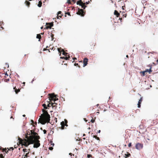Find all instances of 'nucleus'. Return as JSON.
Segmentation results:
<instances>
[{"instance_id":"obj_1","label":"nucleus","mask_w":158,"mask_h":158,"mask_svg":"<svg viewBox=\"0 0 158 158\" xmlns=\"http://www.w3.org/2000/svg\"><path fill=\"white\" fill-rule=\"evenodd\" d=\"M43 113L40 116L39 119V122L42 124H44L46 123H49L50 117L48 114L47 110L44 109H42Z\"/></svg>"},{"instance_id":"obj_2","label":"nucleus","mask_w":158,"mask_h":158,"mask_svg":"<svg viewBox=\"0 0 158 158\" xmlns=\"http://www.w3.org/2000/svg\"><path fill=\"white\" fill-rule=\"evenodd\" d=\"M18 139L19 140L20 143L22 144V145H24L26 147H27L30 144H33L34 142L33 140L32 136H30V137L27 138V139H24L23 140L19 138Z\"/></svg>"},{"instance_id":"obj_3","label":"nucleus","mask_w":158,"mask_h":158,"mask_svg":"<svg viewBox=\"0 0 158 158\" xmlns=\"http://www.w3.org/2000/svg\"><path fill=\"white\" fill-rule=\"evenodd\" d=\"M34 131V130H28L27 131V134L25 136V137L27 139V138L30 137V136H32L33 140V138H34L36 135H38V134Z\"/></svg>"},{"instance_id":"obj_4","label":"nucleus","mask_w":158,"mask_h":158,"mask_svg":"<svg viewBox=\"0 0 158 158\" xmlns=\"http://www.w3.org/2000/svg\"><path fill=\"white\" fill-rule=\"evenodd\" d=\"M40 138V137L39 135H36V136L33 138V140L34 141L33 143H34L33 147L34 148H37L40 146V141L39 139Z\"/></svg>"},{"instance_id":"obj_5","label":"nucleus","mask_w":158,"mask_h":158,"mask_svg":"<svg viewBox=\"0 0 158 158\" xmlns=\"http://www.w3.org/2000/svg\"><path fill=\"white\" fill-rule=\"evenodd\" d=\"M49 100L51 101H56L58 100V98H57V95H55L54 94H49Z\"/></svg>"},{"instance_id":"obj_6","label":"nucleus","mask_w":158,"mask_h":158,"mask_svg":"<svg viewBox=\"0 0 158 158\" xmlns=\"http://www.w3.org/2000/svg\"><path fill=\"white\" fill-rule=\"evenodd\" d=\"M68 121L66 119H64V121H63L61 123V129L62 130L64 129V126H66L67 127L68 125L67 124Z\"/></svg>"},{"instance_id":"obj_7","label":"nucleus","mask_w":158,"mask_h":158,"mask_svg":"<svg viewBox=\"0 0 158 158\" xmlns=\"http://www.w3.org/2000/svg\"><path fill=\"white\" fill-rule=\"evenodd\" d=\"M143 144L139 143L136 144L135 145V148L138 150H140L142 149L143 148Z\"/></svg>"},{"instance_id":"obj_8","label":"nucleus","mask_w":158,"mask_h":158,"mask_svg":"<svg viewBox=\"0 0 158 158\" xmlns=\"http://www.w3.org/2000/svg\"><path fill=\"white\" fill-rule=\"evenodd\" d=\"M85 12H84L82 9H79L78 12L77 13V15H81V16H83L85 14Z\"/></svg>"},{"instance_id":"obj_9","label":"nucleus","mask_w":158,"mask_h":158,"mask_svg":"<svg viewBox=\"0 0 158 158\" xmlns=\"http://www.w3.org/2000/svg\"><path fill=\"white\" fill-rule=\"evenodd\" d=\"M46 25H47V26L46 27V28L47 29L48 28L51 29V27L53 26V23H46Z\"/></svg>"},{"instance_id":"obj_10","label":"nucleus","mask_w":158,"mask_h":158,"mask_svg":"<svg viewBox=\"0 0 158 158\" xmlns=\"http://www.w3.org/2000/svg\"><path fill=\"white\" fill-rule=\"evenodd\" d=\"M88 61V59L86 58H85L83 60V66L85 67L86 66L87 64V62Z\"/></svg>"},{"instance_id":"obj_11","label":"nucleus","mask_w":158,"mask_h":158,"mask_svg":"<svg viewBox=\"0 0 158 158\" xmlns=\"http://www.w3.org/2000/svg\"><path fill=\"white\" fill-rule=\"evenodd\" d=\"M142 100H143V98L141 97L140 99L139 100V102H138V108L140 107V106H141L140 105L141 103Z\"/></svg>"},{"instance_id":"obj_12","label":"nucleus","mask_w":158,"mask_h":158,"mask_svg":"<svg viewBox=\"0 0 158 158\" xmlns=\"http://www.w3.org/2000/svg\"><path fill=\"white\" fill-rule=\"evenodd\" d=\"M57 103L54 102V103H52L51 106H52V108H54L55 109H56V107H57Z\"/></svg>"},{"instance_id":"obj_13","label":"nucleus","mask_w":158,"mask_h":158,"mask_svg":"<svg viewBox=\"0 0 158 158\" xmlns=\"http://www.w3.org/2000/svg\"><path fill=\"white\" fill-rule=\"evenodd\" d=\"M28 151L25 154V155L23 157L24 158H27V157L29 156L28 155L30 152V149H28Z\"/></svg>"},{"instance_id":"obj_14","label":"nucleus","mask_w":158,"mask_h":158,"mask_svg":"<svg viewBox=\"0 0 158 158\" xmlns=\"http://www.w3.org/2000/svg\"><path fill=\"white\" fill-rule=\"evenodd\" d=\"M62 15H63L62 14V12L61 11H59L57 14V18H59V17L61 18Z\"/></svg>"},{"instance_id":"obj_15","label":"nucleus","mask_w":158,"mask_h":158,"mask_svg":"<svg viewBox=\"0 0 158 158\" xmlns=\"http://www.w3.org/2000/svg\"><path fill=\"white\" fill-rule=\"evenodd\" d=\"M114 14L117 17H118L120 15L119 13L116 10H115L114 12Z\"/></svg>"},{"instance_id":"obj_16","label":"nucleus","mask_w":158,"mask_h":158,"mask_svg":"<svg viewBox=\"0 0 158 158\" xmlns=\"http://www.w3.org/2000/svg\"><path fill=\"white\" fill-rule=\"evenodd\" d=\"M14 89L15 90V92L16 94H17L20 91V89H17L16 88V87L14 88Z\"/></svg>"},{"instance_id":"obj_17","label":"nucleus","mask_w":158,"mask_h":158,"mask_svg":"<svg viewBox=\"0 0 158 158\" xmlns=\"http://www.w3.org/2000/svg\"><path fill=\"white\" fill-rule=\"evenodd\" d=\"M140 74L142 76H144L146 74V72L145 71H141L140 72Z\"/></svg>"},{"instance_id":"obj_18","label":"nucleus","mask_w":158,"mask_h":158,"mask_svg":"<svg viewBox=\"0 0 158 158\" xmlns=\"http://www.w3.org/2000/svg\"><path fill=\"white\" fill-rule=\"evenodd\" d=\"M67 56H65V57H60V58H62V59H64L65 60H69V58H70V56L69 55H67Z\"/></svg>"},{"instance_id":"obj_19","label":"nucleus","mask_w":158,"mask_h":158,"mask_svg":"<svg viewBox=\"0 0 158 158\" xmlns=\"http://www.w3.org/2000/svg\"><path fill=\"white\" fill-rule=\"evenodd\" d=\"M83 2H82L81 0H80L77 2V4L79 5L80 6H81Z\"/></svg>"},{"instance_id":"obj_20","label":"nucleus","mask_w":158,"mask_h":158,"mask_svg":"<svg viewBox=\"0 0 158 158\" xmlns=\"http://www.w3.org/2000/svg\"><path fill=\"white\" fill-rule=\"evenodd\" d=\"M151 67H150L149 69H147L145 70V72L147 73V72H148L149 73H151V72H152V71L151 69Z\"/></svg>"},{"instance_id":"obj_21","label":"nucleus","mask_w":158,"mask_h":158,"mask_svg":"<svg viewBox=\"0 0 158 158\" xmlns=\"http://www.w3.org/2000/svg\"><path fill=\"white\" fill-rule=\"evenodd\" d=\"M36 38L39 39V41H40V40L41 38V35L40 34L37 35Z\"/></svg>"},{"instance_id":"obj_22","label":"nucleus","mask_w":158,"mask_h":158,"mask_svg":"<svg viewBox=\"0 0 158 158\" xmlns=\"http://www.w3.org/2000/svg\"><path fill=\"white\" fill-rule=\"evenodd\" d=\"M62 54L65 56H67L68 53L65 52L63 49H62Z\"/></svg>"},{"instance_id":"obj_23","label":"nucleus","mask_w":158,"mask_h":158,"mask_svg":"<svg viewBox=\"0 0 158 158\" xmlns=\"http://www.w3.org/2000/svg\"><path fill=\"white\" fill-rule=\"evenodd\" d=\"M25 3L26 5L28 7L30 5V3L27 0L25 1Z\"/></svg>"},{"instance_id":"obj_24","label":"nucleus","mask_w":158,"mask_h":158,"mask_svg":"<svg viewBox=\"0 0 158 158\" xmlns=\"http://www.w3.org/2000/svg\"><path fill=\"white\" fill-rule=\"evenodd\" d=\"M81 6V8H83L84 9H85L86 7V6L85 5V3L83 2Z\"/></svg>"},{"instance_id":"obj_25","label":"nucleus","mask_w":158,"mask_h":158,"mask_svg":"<svg viewBox=\"0 0 158 158\" xmlns=\"http://www.w3.org/2000/svg\"><path fill=\"white\" fill-rule=\"evenodd\" d=\"M42 2L41 1H40L39 2V3L38 4L37 6L39 7H41L42 6Z\"/></svg>"},{"instance_id":"obj_26","label":"nucleus","mask_w":158,"mask_h":158,"mask_svg":"<svg viewBox=\"0 0 158 158\" xmlns=\"http://www.w3.org/2000/svg\"><path fill=\"white\" fill-rule=\"evenodd\" d=\"M42 106L44 107V109H48V107L46 106V105L45 104H43Z\"/></svg>"},{"instance_id":"obj_27","label":"nucleus","mask_w":158,"mask_h":158,"mask_svg":"<svg viewBox=\"0 0 158 158\" xmlns=\"http://www.w3.org/2000/svg\"><path fill=\"white\" fill-rule=\"evenodd\" d=\"M125 158H127L128 157H129L131 156V154L130 153H128L127 154H125Z\"/></svg>"},{"instance_id":"obj_28","label":"nucleus","mask_w":158,"mask_h":158,"mask_svg":"<svg viewBox=\"0 0 158 158\" xmlns=\"http://www.w3.org/2000/svg\"><path fill=\"white\" fill-rule=\"evenodd\" d=\"M93 137L94 138H95L96 139H97L98 140H99L100 139L96 135H94L93 136Z\"/></svg>"},{"instance_id":"obj_29","label":"nucleus","mask_w":158,"mask_h":158,"mask_svg":"<svg viewBox=\"0 0 158 158\" xmlns=\"http://www.w3.org/2000/svg\"><path fill=\"white\" fill-rule=\"evenodd\" d=\"M62 49H62L61 48H58V50L59 52L60 53H61V52H62Z\"/></svg>"},{"instance_id":"obj_30","label":"nucleus","mask_w":158,"mask_h":158,"mask_svg":"<svg viewBox=\"0 0 158 158\" xmlns=\"http://www.w3.org/2000/svg\"><path fill=\"white\" fill-rule=\"evenodd\" d=\"M87 156L88 158H94L90 154H88Z\"/></svg>"},{"instance_id":"obj_31","label":"nucleus","mask_w":158,"mask_h":158,"mask_svg":"<svg viewBox=\"0 0 158 158\" xmlns=\"http://www.w3.org/2000/svg\"><path fill=\"white\" fill-rule=\"evenodd\" d=\"M95 45L96 43H95L93 42L91 44V46L94 47L95 46Z\"/></svg>"},{"instance_id":"obj_32","label":"nucleus","mask_w":158,"mask_h":158,"mask_svg":"<svg viewBox=\"0 0 158 158\" xmlns=\"http://www.w3.org/2000/svg\"><path fill=\"white\" fill-rule=\"evenodd\" d=\"M123 14V17H126L127 15L125 13V12H123L122 13Z\"/></svg>"},{"instance_id":"obj_33","label":"nucleus","mask_w":158,"mask_h":158,"mask_svg":"<svg viewBox=\"0 0 158 158\" xmlns=\"http://www.w3.org/2000/svg\"><path fill=\"white\" fill-rule=\"evenodd\" d=\"M23 151L24 152H27V149H26V148H23Z\"/></svg>"},{"instance_id":"obj_34","label":"nucleus","mask_w":158,"mask_h":158,"mask_svg":"<svg viewBox=\"0 0 158 158\" xmlns=\"http://www.w3.org/2000/svg\"><path fill=\"white\" fill-rule=\"evenodd\" d=\"M67 3L69 4H72L71 2V0H68L67 1Z\"/></svg>"},{"instance_id":"obj_35","label":"nucleus","mask_w":158,"mask_h":158,"mask_svg":"<svg viewBox=\"0 0 158 158\" xmlns=\"http://www.w3.org/2000/svg\"><path fill=\"white\" fill-rule=\"evenodd\" d=\"M131 146H132L131 143H130L128 145V146L129 148L131 147Z\"/></svg>"},{"instance_id":"obj_36","label":"nucleus","mask_w":158,"mask_h":158,"mask_svg":"<svg viewBox=\"0 0 158 158\" xmlns=\"http://www.w3.org/2000/svg\"><path fill=\"white\" fill-rule=\"evenodd\" d=\"M51 104H52V103L51 104L50 103H49L47 105V107H51V106H51Z\"/></svg>"},{"instance_id":"obj_37","label":"nucleus","mask_w":158,"mask_h":158,"mask_svg":"<svg viewBox=\"0 0 158 158\" xmlns=\"http://www.w3.org/2000/svg\"><path fill=\"white\" fill-rule=\"evenodd\" d=\"M0 158H4V156H3L2 154H0Z\"/></svg>"},{"instance_id":"obj_38","label":"nucleus","mask_w":158,"mask_h":158,"mask_svg":"<svg viewBox=\"0 0 158 158\" xmlns=\"http://www.w3.org/2000/svg\"><path fill=\"white\" fill-rule=\"evenodd\" d=\"M65 15H67L70 16V13L69 12H66L65 13Z\"/></svg>"},{"instance_id":"obj_39","label":"nucleus","mask_w":158,"mask_h":158,"mask_svg":"<svg viewBox=\"0 0 158 158\" xmlns=\"http://www.w3.org/2000/svg\"><path fill=\"white\" fill-rule=\"evenodd\" d=\"M95 119H92L91 120V122L92 123H94V122H95Z\"/></svg>"},{"instance_id":"obj_40","label":"nucleus","mask_w":158,"mask_h":158,"mask_svg":"<svg viewBox=\"0 0 158 158\" xmlns=\"http://www.w3.org/2000/svg\"><path fill=\"white\" fill-rule=\"evenodd\" d=\"M2 152H5V151H6V148H2Z\"/></svg>"},{"instance_id":"obj_41","label":"nucleus","mask_w":158,"mask_h":158,"mask_svg":"<svg viewBox=\"0 0 158 158\" xmlns=\"http://www.w3.org/2000/svg\"><path fill=\"white\" fill-rule=\"evenodd\" d=\"M71 2H73V3L74 4L75 3L76 1L75 0H72V1H71Z\"/></svg>"},{"instance_id":"obj_42","label":"nucleus","mask_w":158,"mask_h":158,"mask_svg":"<svg viewBox=\"0 0 158 158\" xmlns=\"http://www.w3.org/2000/svg\"><path fill=\"white\" fill-rule=\"evenodd\" d=\"M9 81V78L8 79H5V81H6V82H8V81Z\"/></svg>"},{"instance_id":"obj_43","label":"nucleus","mask_w":158,"mask_h":158,"mask_svg":"<svg viewBox=\"0 0 158 158\" xmlns=\"http://www.w3.org/2000/svg\"><path fill=\"white\" fill-rule=\"evenodd\" d=\"M43 132H44V134H45L46 133L47 131L45 130H43Z\"/></svg>"},{"instance_id":"obj_44","label":"nucleus","mask_w":158,"mask_h":158,"mask_svg":"<svg viewBox=\"0 0 158 158\" xmlns=\"http://www.w3.org/2000/svg\"><path fill=\"white\" fill-rule=\"evenodd\" d=\"M49 150H52L53 149V148L52 147H49Z\"/></svg>"},{"instance_id":"obj_45","label":"nucleus","mask_w":158,"mask_h":158,"mask_svg":"<svg viewBox=\"0 0 158 158\" xmlns=\"http://www.w3.org/2000/svg\"><path fill=\"white\" fill-rule=\"evenodd\" d=\"M9 150V149H8V150H7V151L6 150L5 151V152L6 153H8Z\"/></svg>"},{"instance_id":"obj_46","label":"nucleus","mask_w":158,"mask_h":158,"mask_svg":"<svg viewBox=\"0 0 158 158\" xmlns=\"http://www.w3.org/2000/svg\"><path fill=\"white\" fill-rule=\"evenodd\" d=\"M74 65L75 66H76L77 65H78V64L77 63H75L74 64Z\"/></svg>"},{"instance_id":"obj_47","label":"nucleus","mask_w":158,"mask_h":158,"mask_svg":"<svg viewBox=\"0 0 158 158\" xmlns=\"http://www.w3.org/2000/svg\"><path fill=\"white\" fill-rule=\"evenodd\" d=\"M53 35L52 34V35H51V37H52V40H53Z\"/></svg>"},{"instance_id":"obj_48","label":"nucleus","mask_w":158,"mask_h":158,"mask_svg":"<svg viewBox=\"0 0 158 158\" xmlns=\"http://www.w3.org/2000/svg\"><path fill=\"white\" fill-rule=\"evenodd\" d=\"M10 149H11L12 150H14V148L13 147H11L10 148Z\"/></svg>"},{"instance_id":"obj_49","label":"nucleus","mask_w":158,"mask_h":158,"mask_svg":"<svg viewBox=\"0 0 158 158\" xmlns=\"http://www.w3.org/2000/svg\"><path fill=\"white\" fill-rule=\"evenodd\" d=\"M69 155L70 156H72V154L71 153H69Z\"/></svg>"},{"instance_id":"obj_50","label":"nucleus","mask_w":158,"mask_h":158,"mask_svg":"<svg viewBox=\"0 0 158 158\" xmlns=\"http://www.w3.org/2000/svg\"><path fill=\"white\" fill-rule=\"evenodd\" d=\"M12 118L13 119V120H14V118H13L12 116H11L10 117V118Z\"/></svg>"},{"instance_id":"obj_51","label":"nucleus","mask_w":158,"mask_h":158,"mask_svg":"<svg viewBox=\"0 0 158 158\" xmlns=\"http://www.w3.org/2000/svg\"><path fill=\"white\" fill-rule=\"evenodd\" d=\"M100 132H101V131H100V130H99V131H98V133H100Z\"/></svg>"},{"instance_id":"obj_52","label":"nucleus","mask_w":158,"mask_h":158,"mask_svg":"<svg viewBox=\"0 0 158 158\" xmlns=\"http://www.w3.org/2000/svg\"><path fill=\"white\" fill-rule=\"evenodd\" d=\"M55 49L53 47L52 49V50H54Z\"/></svg>"},{"instance_id":"obj_53","label":"nucleus","mask_w":158,"mask_h":158,"mask_svg":"<svg viewBox=\"0 0 158 158\" xmlns=\"http://www.w3.org/2000/svg\"><path fill=\"white\" fill-rule=\"evenodd\" d=\"M5 75H6L7 76H8V75L7 74V73H6L5 74Z\"/></svg>"},{"instance_id":"obj_54","label":"nucleus","mask_w":158,"mask_h":158,"mask_svg":"<svg viewBox=\"0 0 158 158\" xmlns=\"http://www.w3.org/2000/svg\"><path fill=\"white\" fill-rule=\"evenodd\" d=\"M2 81V80H1V79H0V83H1V82Z\"/></svg>"},{"instance_id":"obj_55","label":"nucleus","mask_w":158,"mask_h":158,"mask_svg":"<svg viewBox=\"0 0 158 158\" xmlns=\"http://www.w3.org/2000/svg\"><path fill=\"white\" fill-rule=\"evenodd\" d=\"M119 19H120V20H122V18H119Z\"/></svg>"},{"instance_id":"obj_56","label":"nucleus","mask_w":158,"mask_h":158,"mask_svg":"<svg viewBox=\"0 0 158 158\" xmlns=\"http://www.w3.org/2000/svg\"><path fill=\"white\" fill-rule=\"evenodd\" d=\"M47 49H45V48H44L43 51H45Z\"/></svg>"},{"instance_id":"obj_57","label":"nucleus","mask_w":158,"mask_h":158,"mask_svg":"<svg viewBox=\"0 0 158 158\" xmlns=\"http://www.w3.org/2000/svg\"><path fill=\"white\" fill-rule=\"evenodd\" d=\"M23 117H25V116H26V115H25V114L23 115Z\"/></svg>"},{"instance_id":"obj_58","label":"nucleus","mask_w":158,"mask_h":158,"mask_svg":"<svg viewBox=\"0 0 158 158\" xmlns=\"http://www.w3.org/2000/svg\"><path fill=\"white\" fill-rule=\"evenodd\" d=\"M34 80V79L32 80V81L31 82L32 83L33 81Z\"/></svg>"},{"instance_id":"obj_59","label":"nucleus","mask_w":158,"mask_h":158,"mask_svg":"<svg viewBox=\"0 0 158 158\" xmlns=\"http://www.w3.org/2000/svg\"><path fill=\"white\" fill-rule=\"evenodd\" d=\"M89 2H86V4H88L89 3Z\"/></svg>"},{"instance_id":"obj_60","label":"nucleus","mask_w":158,"mask_h":158,"mask_svg":"<svg viewBox=\"0 0 158 158\" xmlns=\"http://www.w3.org/2000/svg\"><path fill=\"white\" fill-rule=\"evenodd\" d=\"M126 57H127V58H128V55H127L126 56Z\"/></svg>"},{"instance_id":"obj_61","label":"nucleus","mask_w":158,"mask_h":158,"mask_svg":"<svg viewBox=\"0 0 158 158\" xmlns=\"http://www.w3.org/2000/svg\"><path fill=\"white\" fill-rule=\"evenodd\" d=\"M24 154H25V153H24L22 157H23V156H24V155L25 156Z\"/></svg>"},{"instance_id":"obj_62","label":"nucleus","mask_w":158,"mask_h":158,"mask_svg":"<svg viewBox=\"0 0 158 158\" xmlns=\"http://www.w3.org/2000/svg\"><path fill=\"white\" fill-rule=\"evenodd\" d=\"M25 82H23V84H24V85H25Z\"/></svg>"},{"instance_id":"obj_63","label":"nucleus","mask_w":158,"mask_h":158,"mask_svg":"<svg viewBox=\"0 0 158 158\" xmlns=\"http://www.w3.org/2000/svg\"><path fill=\"white\" fill-rule=\"evenodd\" d=\"M85 134H84L83 135V136H85Z\"/></svg>"},{"instance_id":"obj_64","label":"nucleus","mask_w":158,"mask_h":158,"mask_svg":"<svg viewBox=\"0 0 158 158\" xmlns=\"http://www.w3.org/2000/svg\"><path fill=\"white\" fill-rule=\"evenodd\" d=\"M75 59H77V58H74V59H73V60H75Z\"/></svg>"}]
</instances>
